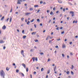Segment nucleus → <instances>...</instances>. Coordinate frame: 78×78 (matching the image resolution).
Returning <instances> with one entry per match:
<instances>
[{
	"instance_id": "31",
	"label": "nucleus",
	"mask_w": 78,
	"mask_h": 78,
	"mask_svg": "<svg viewBox=\"0 0 78 78\" xmlns=\"http://www.w3.org/2000/svg\"><path fill=\"white\" fill-rule=\"evenodd\" d=\"M43 70H44V68H41V72H42Z\"/></svg>"
},
{
	"instance_id": "46",
	"label": "nucleus",
	"mask_w": 78,
	"mask_h": 78,
	"mask_svg": "<svg viewBox=\"0 0 78 78\" xmlns=\"http://www.w3.org/2000/svg\"><path fill=\"white\" fill-rule=\"evenodd\" d=\"M40 11H41V10H38L37 11V13L39 12Z\"/></svg>"
},
{
	"instance_id": "55",
	"label": "nucleus",
	"mask_w": 78,
	"mask_h": 78,
	"mask_svg": "<svg viewBox=\"0 0 78 78\" xmlns=\"http://www.w3.org/2000/svg\"><path fill=\"white\" fill-rule=\"evenodd\" d=\"M51 20H49V21H48V22H49V23H50L51 22Z\"/></svg>"
},
{
	"instance_id": "22",
	"label": "nucleus",
	"mask_w": 78,
	"mask_h": 78,
	"mask_svg": "<svg viewBox=\"0 0 78 78\" xmlns=\"http://www.w3.org/2000/svg\"><path fill=\"white\" fill-rule=\"evenodd\" d=\"M37 21L38 22H40V19H37Z\"/></svg>"
},
{
	"instance_id": "63",
	"label": "nucleus",
	"mask_w": 78,
	"mask_h": 78,
	"mask_svg": "<svg viewBox=\"0 0 78 78\" xmlns=\"http://www.w3.org/2000/svg\"><path fill=\"white\" fill-rule=\"evenodd\" d=\"M67 40L66 39H65V41H66Z\"/></svg>"
},
{
	"instance_id": "33",
	"label": "nucleus",
	"mask_w": 78,
	"mask_h": 78,
	"mask_svg": "<svg viewBox=\"0 0 78 78\" xmlns=\"http://www.w3.org/2000/svg\"><path fill=\"white\" fill-rule=\"evenodd\" d=\"M50 73V70H48V71L47 73L49 74Z\"/></svg>"
},
{
	"instance_id": "10",
	"label": "nucleus",
	"mask_w": 78,
	"mask_h": 78,
	"mask_svg": "<svg viewBox=\"0 0 78 78\" xmlns=\"http://www.w3.org/2000/svg\"><path fill=\"white\" fill-rule=\"evenodd\" d=\"M36 34V32H33L32 33V35H33V34L35 35Z\"/></svg>"
},
{
	"instance_id": "54",
	"label": "nucleus",
	"mask_w": 78,
	"mask_h": 78,
	"mask_svg": "<svg viewBox=\"0 0 78 78\" xmlns=\"http://www.w3.org/2000/svg\"><path fill=\"white\" fill-rule=\"evenodd\" d=\"M35 41V42H37L38 41V40H36Z\"/></svg>"
},
{
	"instance_id": "27",
	"label": "nucleus",
	"mask_w": 78,
	"mask_h": 78,
	"mask_svg": "<svg viewBox=\"0 0 78 78\" xmlns=\"http://www.w3.org/2000/svg\"><path fill=\"white\" fill-rule=\"evenodd\" d=\"M33 8H31L30 9V11H33Z\"/></svg>"
},
{
	"instance_id": "48",
	"label": "nucleus",
	"mask_w": 78,
	"mask_h": 78,
	"mask_svg": "<svg viewBox=\"0 0 78 78\" xmlns=\"http://www.w3.org/2000/svg\"><path fill=\"white\" fill-rule=\"evenodd\" d=\"M40 54L41 55H43L44 54V53H43V52H41V53H40Z\"/></svg>"
},
{
	"instance_id": "9",
	"label": "nucleus",
	"mask_w": 78,
	"mask_h": 78,
	"mask_svg": "<svg viewBox=\"0 0 78 78\" xmlns=\"http://www.w3.org/2000/svg\"><path fill=\"white\" fill-rule=\"evenodd\" d=\"M22 66L24 68H26V65L24 63H23Z\"/></svg>"
},
{
	"instance_id": "49",
	"label": "nucleus",
	"mask_w": 78,
	"mask_h": 78,
	"mask_svg": "<svg viewBox=\"0 0 78 78\" xmlns=\"http://www.w3.org/2000/svg\"><path fill=\"white\" fill-rule=\"evenodd\" d=\"M55 7H54V8H53V10H55Z\"/></svg>"
},
{
	"instance_id": "29",
	"label": "nucleus",
	"mask_w": 78,
	"mask_h": 78,
	"mask_svg": "<svg viewBox=\"0 0 78 78\" xmlns=\"http://www.w3.org/2000/svg\"><path fill=\"white\" fill-rule=\"evenodd\" d=\"M51 61V59L50 58H48V62H50Z\"/></svg>"
},
{
	"instance_id": "53",
	"label": "nucleus",
	"mask_w": 78,
	"mask_h": 78,
	"mask_svg": "<svg viewBox=\"0 0 78 78\" xmlns=\"http://www.w3.org/2000/svg\"><path fill=\"white\" fill-rule=\"evenodd\" d=\"M40 26H42L43 24L42 23H41L40 24Z\"/></svg>"
},
{
	"instance_id": "4",
	"label": "nucleus",
	"mask_w": 78,
	"mask_h": 78,
	"mask_svg": "<svg viewBox=\"0 0 78 78\" xmlns=\"http://www.w3.org/2000/svg\"><path fill=\"white\" fill-rule=\"evenodd\" d=\"M26 16H28L29 15L31 14L30 12H26L25 13Z\"/></svg>"
},
{
	"instance_id": "58",
	"label": "nucleus",
	"mask_w": 78,
	"mask_h": 78,
	"mask_svg": "<svg viewBox=\"0 0 78 78\" xmlns=\"http://www.w3.org/2000/svg\"><path fill=\"white\" fill-rule=\"evenodd\" d=\"M42 3H43V2H42V1H40V4H41Z\"/></svg>"
},
{
	"instance_id": "56",
	"label": "nucleus",
	"mask_w": 78,
	"mask_h": 78,
	"mask_svg": "<svg viewBox=\"0 0 78 78\" xmlns=\"http://www.w3.org/2000/svg\"><path fill=\"white\" fill-rule=\"evenodd\" d=\"M56 69V68H54V71H55V70Z\"/></svg>"
},
{
	"instance_id": "8",
	"label": "nucleus",
	"mask_w": 78,
	"mask_h": 78,
	"mask_svg": "<svg viewBox=\"0 0 78 78\" xmlns=\"http://www.w3.org/2000/svg\"><path fill=\"white\" fill-rule=\"evenodd\" d=\"M5 29H6V27L4 25L3 27H2V29L5 30Z\"/></svg>"
},
{
	"instance_id": "47",
	"label": "nucleus",
	"mask_w": 78,
	"mask_h": 78,
	"mask_svg": "<svg viewBox=\"0 0 78 78\" xmlns=\"http://www.w3.org/2000/svg\"><path fill=\"white\" fill-rule=\"evenodd\" d=\"M69 44L70 45H71L72 44V42H70L69 43Z\"/></svg>"
},
{
	"instance_id": "15",
	"label": "nucleus",
	"mask_w": 78,
	"mask_h": 78,
	"mask_svg": "<svg viewBox=\"0 0 78 78\" xmlns=\"http://www.w3.org/2000/svg\"><path fill=\"white\" fill-rule=\"evenodd\" d=\"M71 73L72 74V75H74V73L72 71H71Z\"/></svg>"
},
{
	"instance_id": "11",
	"label": "nucleus",
	"mask_w": 78,
	"mask_h": 78,
	"mask_svg": "<svg viewBox=\"0 0 78 78\" xmlns=\"http://www.w3.org/2000/svg\"><path fill=\"white\" fill-rule=\"evenodd\" d=\"M11 21H12V17H10L9 19V22H11Z\"/></svg>"
},
{
	"instance_id": "45",
	"label": "nucleus",
	"mask_w": 78,
	"mask_h": 78,
	"mask_svg": "<svg viewBox=\"0 0 78 78\" xmlns=\"http://www.w3.org/2000/svg\"><path fill=\"white\" fill-rule=\"evenodd\" d=\"M73 67H74V66L73 65H72V69H73Z\"/></svg>"
},
{
	"instance_id": "52",
	"label": "nucleus",
	"mask_w": 78,
	"mask_h": 78,
	"mask_svg": "<svg viewBox=\"0 0 78 78\" xmlns=\"http://www.w3.org/2000/svg\"><path fill=\"white\" fill-rule=\"evenodd\" d=\"M69 55H67V58H69Z\"/></svg>"
},
{
	"instance_id": "36",
	"label": "nucleus",
	"mask_w": 78,
	"mask_h": 78,
	"mask_svg": "<svg viewBox=\"0 0 78 78\" xmlns=\"http://www.w3.org/2000/svg\"><path fill=\"white\" fill-rule=\"evenodd\" d=\"M6 37H4L3 38V40H6Z\"/></svg>"
},
{
	"instance_id": "38",
	"label": "nucleus",
	"mask_w": 78,
	"mask_h": 78,
	"mask_svg": "<svg viewBox=\"0 0 78 78\" xmlns=\"http://www.w3.org/2000/svg\"><path fill=\"white\" fill-rule=\"evenodd\" d=\"M50 12V11L49 10H47V13Z\"/></svg>"
},
{
	"instance_id": "40",
	"label": "nucleus",
	"mask_w": 78,
	"mask_h": 78,
	"mask_svg": "<svg viewBox=\"0 0 78 78\" xmlns=\"http://www.w3.org/2000/svg\"><path fill=\"white\" fill-rule=\"evenodd\" d=\"M24 20V19L23 18L21 19V21H23V20Z\"/></svg>"
},
{
	"instance_id": "50",
	"label": "nucleus",
	"mask_w": 78,
	"mask_h": 78,
	"mask_svg": "<svg viewBox=\"0 0 78 78\" xmlns=\"http://www.w3.org/2000/svg\"><path fill=\"white\" fill-rule=\"evenodd\" d=\"M34 27H35V28H36V24H34Z\"/></svg>"
},
{
	"instance_id": "42",
	"label": "nucleus",
	"mask_w": 78,
	"mask_h": 78,
	"mask_svg": "<svg viewBox=\"0 0 78 78\" xmlns=\"http://www.w3.org/2000/svg\"><path fill=\"white\" fill-rule=\"evenodd\" d=\"M56 30H59V27H58L57 28H56Z\"/></svg>"
},
{
	"instance_id": "20",
	"label": "nucleus",
	"mask_w": 78,
	"mask_h": 78,
	"mask_svg": "<svg viewBox=\"0 0 78 78\" xmlns=\"http://www.w3.org/2000/svg\"><path fill=\"white\" fill-rule=\"evenodd\" d=\"M9 18H7L6 20H5V21L6 22H8V21H9Z\"/></svg>"
},
{
	"instance_id": "18",
	"label": "nucleus",
	"mask_w": 78,
	"mask_h": 78,
	"mask_svg": "<svg viewBox=\"0 0 78 78\" xmlns=\"http://www.w3.org/2000/svg\"><path fill=\"white\" fill-rule=\"evenodd\" d=\"M4 19V16H2V18L1 19V20H3Z\"/></svg>"
},
{
	"instance_id": "16",
	"label": "nucleus",
	"mask_w": 78,
	"mask_h": 78,
	"mask_svg": "<svg viewBox=\"0 0 78 78\" xmlns=\"http://www.w3.org/2000/svg\"><path fill=\"white\" fill-rule=\"evenodd\" d=\"M58 2L60 3H62V2L61 1H60V0H59V1L58 0Z\"/></svg>"
},
{
	"instance_id": "17",
	"label": "nucleus",
	"mask_w": 78,
	"mask_h": 78,
	"mask_svg": "<svg viewBox=\"0 0 78 78\" xmlns=\"http://www.w3.org/2000/svg\"><path fill=\"white\" fill-rule=\"evenodd\" d=\"M75 22V23H77V21H76L75 22V20H74L73 21V23H74Z\"/></svg>"
},
{
	"instance_id": "62",
	"label": "nucleus",
	"mask_w": 78,
	"mask_h": 78,
	"mask_svg": "<svg viewBox=\"0 0 78 78\" xmlns=\"http://www.w3.org/2000/svg\"><path fill=\"white\" fill-rule=\"evenodd\" d=\"M60 38H59V39H57V40L58 41H60Z\"/></svg>"
},
{
	"instance_id": "23",
	"label": "nucleus",
	"mask_w": 78,
	"mask_h": 78,
	"mask_svg": "<svg viewBox=\"0 0 78 78\" xmlns=\"http://www.w3.org/2000/svg\"><path fill=\"white\" fill-rule=\"evenodd\" d=\"M51 15H52L53 14V12L51 11L50 13Z\"/></svg>"
},
{
	"instance_id": "13",
	"label": "nucleus",
	"mask_w": 78,
	"mask_h": 78,
	"mask_svg": "<svg viewBox=\"0 0 78 78\" xmlns=\"http://www.w3.org/2000/svg\"><path fill=\"white\" fill-rule=\"evenodd\" d=\"M32 59L33 60V61L34 62L35 61V57H34L33 58H32Z\"/></svg>"
},
{
	"instance_id": "12",
	"label": "nucleus",
	"mask_w": 78,
	"mask_h": 78,
	"mask_svg": "<svg viewBox=\"0 0 78 78\" xmlns=\"http://www.w3.org/2000/svg\"><path fill=\"white\" fill-rule=\"evenodd\" d=\"M50 37V36H48L46 38V40H47L48 38Z\"/></svg>"
},
{
	"instance_id": "32",
	"label": "nucleus",
	"mask_w": 78,
	"mask_h": 78,
	"mask_svg": "<svg viewBox=\"0 0 78 78\" xmlns=\"http://www.w3.org/2000/svg\"><path fill=\"white\" fill-rule=\"evenodd\" d=\"M30 23V21H28V22L27 23V25H29V23Z\"/></svg>"
},
{
	"instance_id": "57",
	"label": "nucleus",
	"mask_w": 78,
	"mask_h": 78,
	"mask_svg": "<svg viewBox=\"0 0 78 78\" xmlns=\"http://www.w3.org/2000/svg\"><path fill=\"white\" fill-rule=\"evenodd\" d=\"M13 66H16L15 63H13Z\"/></svg>"
},
{
	"instance_id": "64",
	"label": "nucleus",
	"mask_w": 78,
	"mask_h": 78,
	"mask_svg": "<svg viewBox=\"0 0 78 78\" xmlns=\"http://www.w3.org/2000/svg\"><path fill=\"white\" fill-rule=\"evenodd\" d=\"M5 48H6V47H5V46H4V47H3V49H5Z\"/></svg>"
},
{
	"instance_id": "28",
	"label": "nucleus",
	"mask_w": 78,
	"mask_h": 78,
	"mask_svg": "<svg viewBox=\"0 0 78 78\" xmlns=\"http://www.w3.org/2000/svg\"><path fill=\"white\" fill-rule=\"evenodd\" d=\"M64 33H65V32H64V31H62V33H61V34H64Z\"/></svg>"
},
{
	"instance_id": "24",
	"label": "nucleus",
	"mask_w": 78,
	"mask_h": 78,
	"mask_svg": "<svg viewBox=\"0 0 78 78\" xmlns=\"http://www.w3.org/2000/svg\"><path fill=\"white\" fill-rule=\"evenodd\" d=\"M34 19H33V20H32L30 21V22H34Z\"/></svg>"
},
{
	"instance_id": "14",
	"label": "nucleus",
	"mask_w": 78,
	"mask_h": 78,
	"mask_svg": "<svg viewBox=\"0 0 78 78\" xmlns=\"http://www.w3.org/2000/svg\"><path fill=\"white\" fill-rule=\"evenodd\" d=\"M27 37V36L26 35H24L23 36V39H25V38Z\"/></svg>"
},
{
	"instance_id": "3",
	"label": "nucleus",
	"mask_w": 78,
	"mask_h": 78,
	"mask_svg": "<svg viewBox=\"0 0 78 78\" xmlns=\"http://www.w3.org/2000/svg\"><path fill=\"white\" fill-rule=\"evenodd\" d=\"M21 55H22L23 57H24V51L23 50L21 51Z\"/></svg>"
},
{
	"instance_id": "37",
	"label": "nucleus",
	"mask_w": 78,
	"mask_h": 78,
	"mask_svg": "<svg viewBox=\"0 0 78 78\" xmlns=\"http://www.w3.org/2000/svg\"><path fill=\"white\" fill-rule=\"evenodd\" d=\"M62 57H64L65 56L64 54H62Z\"/></svg>"
},
{
	"instance_id": "26",
	"label": "nucleus",
	"mask_w": 78,
	"mask_h": 78,
	"mask_svg": "<svg viewBox=\"0 0 78 78\" xmlns=\"http://www.w3.org/2000/svg\"><path fill=\"white\" fill-rule=\"evenodd\" d=\"M69 71H67L66 72V73L67 74H69Z\"/></svg>"
},
{
	"instance_id": "43",
	"label": "nucleus",
	"mask_w": 78,
	"mask_h": 78,
	"mask_svg": "<svg viewBox=\"0 0 78 78\" xmlns=\"http://www.w3.org/2000/svg\"><path fill=\"white\" fill-rule=\"evenodd\" d=\"M63 28V27H61L60 28V30H62Z\"/></svg>"
},
{
	"instance_id": "30",
	"label": "nucleus",
	"mask_w": 78,
	"mask_h": 78,
	"mask_svg": "<svg viewBox=\"0 0 78 78\" xmlns=\"http://www.w3.org/2000/svg\"><path fill=\"white\" fill-rule=\"evenodd\" d=\"M38 5H34V7H38Z\"/></svg>"
},
{
	"instance_id": "59",
	"label": "nucleus",
	"mask_w": 78,
	"mask_h": 78,
	"mask_svg": "<svg viewBox=\"0 0 78 78\" xmlns=\"http://www.w3.org/2000/svg\"><path fill=\"white\" fill-rule=\"evenodd\" d=\"M70 55H73V54L72 53H70Z\"/></svg>"
},
{
	"instance_id": "6",
	"label": "nucleus",
	"mask_w": 78,
	"mask_h": 78,
	"mask_svg": "<svg viewBox=\"0 0 78 78\" xmlns=\"http://www.w3.org/2000/svg\"><path fill=\"white\" fill-rule=\"evenodd\" d=\"M62 48H66V46L65 44H63V46H62Z\"/></svg>"
},
{
	"instance_id": "34",
	"label": "nucleus",
	"mask_w": 78,
	"mask_h": 78,
	"mask_svg": "<svg viewBox=\"0 0 78 78\" xmlns=\"http://www.w3.org/2000/svg\"><path fill=\"white\" fill-rule=\"evenodd\" d=\"M68 3L70 5H72V3H71L70 2H68Z\"/></svg>"
},
{
	"instance_id": "60",
	"label": "nucleus",
	"mask_w": 78,
	"mask_h": 78,
	"mask_svg": "<svg viewBox=\"0 0 78 78\" xmlns=\"http://www.w3.org/2000/svg\"><path fill=\"white\" fill-rule=\"evenodd\" d=\"M69 17H68L67 18V20H69Z\"/></svg>"
},
{
	"instance_id": "2",
	"label": "nucleus",
	"mask_w": 78,
	"mask_h": 78,
	"mask_svg": "<svg viewBox=\"0 0 78 78\" xmlns=\"http://www.w3.org/2000/svg\"><path fill=\"white\" fill-rule=\"evenodd\" d=\"M70 13L71 14L72 17H73L74 16V12H73L71 11L70 12Z\"/></svg>"
},
{
	"instance_id": "5",
	"label": "nucleus",
	"mask_w": 78,
	"mask_h": 78,
	"mask_svg": "<svg viewBox=\"0 0 78 78\" xmlns=\"http://www.w3.org/2000/svg\"><path fill=\"white\" fill-rule=\"evenodd\" d=\"M5 42L4 41H3L2 40H0V44H2Z\"/></svg>"
},
{
	"instance_id": "25",
	"label": "nucleus",
	"mask_w": 78,
	"mask_h": 78,
	"mask_svg": "<svg viewBox=\"0 0 78 78\" xmlns=\"http://www.w3.org/2000/svg\"><path fill=\"white\" fill-rule=\"evenodd\" d=\"M6 70L7 71H8L9 70V69L8 68V67H7L6 68Z\"/></svg>"
},
{
	"instance_id": "39",
	"label": "nucleus",
	"mask_w": 78,
	"mask_h": 78,
	"mask_svg": "<svg viewBox=\"0 0 78 78\" xmlns=\"http://www.w3.org/2000/svg\"><path fill=\"white\" fill-rule=\"evenodd\" d=\"M25 32V30H23L22 31V33L23 34Z\"/></svg>"
},
{
	"instance_id": "44",
	"label": "nucleus",
	"mask_w": 78,
	"mask_h": 78,
	"mask_svg": "<svg viewBox=\"0 0 78 78\" xmlns=\"http://www.w3.org/2000/svg\"><path fill=\"white\" fill-rule=\"evenodd\" d=\"M55 48H58V46H55Z\"/></svg>"
},
{
	"instance_id": "1",
	"label": "nucleus",
	"mask_w": 78,
	"mask_h": 78,
	"mask_svg": "<svg viewBox=\"0 0 78 78\" xmlns=\"http://www.w3.org/2000/svg\"><path fill=\"white\" fill-rule=\"evenodd\" d=\"M0 74L1 76L3 78H5V74L3 70H2L0 71Z\"/></svg>"
},
{
	"instance_id": "35",
	"label": "nucleus",
	"mask_w": 78,
	"mask_h": 78,
	"mask_svg": "<svg viewBox=\"0 0 78 78\" xmlns=\"http://www.w3.org/2000/svg\"><path fill=\"white\" fill-rule=\"evenodd\" d=\"M19 72V70L18 69H17L16 71V73H18Z\"/></svg>"
},
{
	"instance_id": "41",
	"label": "nucleus",
	"mask_w": 78,
	"mask_h": 78,
	"mask_svg": "<svg viewBox=\"0 0 78 78\" xmlns=\"http://www.w3.org/2000/svg\"><path fill=\"white\" fill-rule=\"evenodd\" d=\"M35 61H37V58H35Z\"/></svg>"
},
{
	"instance_id": "21",
	"label": "nucleus",
	"mask_w": 78,
	"mask_h": 78,
	"mask_svg": "<svg viewBox=\"0 0 78 78\" xmlns=\"http://www.w3.org/2000/svg\"><path fill=\"white\" fill-rule=\"evenodd\" d=\"M52 41L51 40H49V44H51L52 43Z\"/></svg>"
},
{
	"instance_id": "19",
	"label": "nucleus",
	"mask_w": 78,
	"mask_h": 78,
	"mask_svg": "<svg viewBox=\"0 0 78 78\" xmlns=\"http://www.w3.org/2000/svg\"><path fill=\"white\" fill-rule=\"evenodd\" d=\"M26 72H28V67L26 68Z\"/></svg>"
},
{
	"instance_id": "51",
	"label": "nucleus",
	"mask_w": 78,
	"mask_h": 78,
	"mask_svg": "<svg viewBox=\"0 0 78 78\" xmlns=\"http://www.w3.org/2000/svg\"><path fill=\"white\" fill-rule=\"evenodd\" d=\"M21 75H22V76H24V74H23V73H21Z\"/></svg>"
},
{
	"instance_id": "7",
	"label": "nucleus",
	"mask_w": 78,
	"mask_h": 78,
	"mask_svg": "<svg viewBox=\"0 0 78 78\" xmlns=\"http://www.w3.org/2000/svg\"><path fill=\"white\" fill-rule=\"evenodd\" d=\"M17 2H18L17 3V4H21V2H20V0H18Z\"/></svg>"
},
{
	"instance_id": "61",
	"label": "nucleus",
	"mask_w": 78,
	"mask_h": 78,
	"mask_svg": "<svg viewBox=\"0 0 78 78\" xmlns=\"http://www.w3.org/2000/svg\"><path fill=\"white\" fill-rule=\"evenodd\" d=\"M75 37H76V38H77L78 37V36L77 35H76Z\"/></svg>"
}]
</instances>
